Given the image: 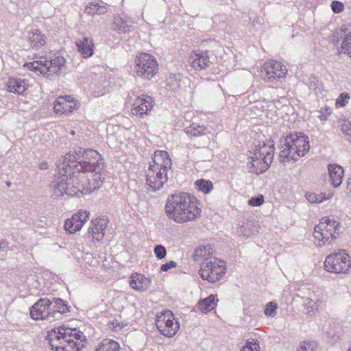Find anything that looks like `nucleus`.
Masks as SVG:
<instances>
[{"label":"nucleus","instance_id":"1","mask_svg":"<svg viewBox=\"0 0 351 351\" xmlns=\"http://www.w3.org/2000/svg\"><path fill=\"white\" fill-rule=\"evenodd\" d=\"M59 176L51 183L56 196L68 195L80 196L90 193L99 188L98 182H93L86 175L95 172L97 178L104 168L103 158L97 150L79 148L73 154L68 153L60 159L57 165Z\"/></svg>","mask_w":351,"mask_h":351},{"label":"nucleus","instance_id":"2","mask_svg":"<svg viewBox=\"0 0 351 351\" xmlns=\"http://www.w3.org/2000/svg\"><path fill=\"white\" fill-rule=\"evenodd\" d=\"M165 211L169 219L177 223H185L199 218L202 209L196 197L187 193H178L167 197Z\"/></svg>","mask_w":351,"mask_h":351},{"label":"nucleus","instance_id":"3","mask_svg":"<svg viewBox=\"0 0 351 351\" xmlns=\"http://www.w3.org/2000/svg\"><path fill=\"white\" fill-rule=\"evenodd\" d=\"M51 349L55 351H80L86 340L84 333L76 328L60 326L48 333Z\"/></svg>","mask_w":351,"mask_h":351},{"label":"nucleus","instance_id":"4","mask_svg":"<svg viewBox=\"0 0 351 351\" xmlns=\"http://www.w3.org/2000/svg\"><path fill=\"white\" fill-rule=\"evenodd\" d=\"M279 156L281 162L294 161L304 156L310 149L308 137L302 132H293L286 135L280 141Z\"/></svg>","mask_w":351,"mask_h":351},{"label":"nucleus","instance_id":"5","mask_svg":"<svg viewBox=\"0 0 351 351\" xmlns=\"http://www.w3.org/2000/svg\"><path fill=\"white\" fill-rule=\"evenodd\" d=\"M253 152H250L247 156V169L249 172L260 174L268 169L271 164L274 155V143L268 141L267 143H259L254 145Z\"/></svg>","mask_w":351,"mask_h":351},{"label":"nucleus","instance_id":"6","mask_svg":"<svg viewBox=\"0 0 351 351\" xmlns=\"http://www.w3.org/2000/svg\"><path fill=\"white\" fill-rule=\"evenodd\" d=\"M340 223L328 217H324L314 228L315 243L318 247L332 244L337 238Z\"/></svg>","mask_w":351,"mask_h":351},{"label":"nucleus","instance_id":"7","mask_svg":"<svg viewBox=\"0 0 351 351\" xmlns=\"http://www.w3.org/2000/svg\"><path fill=\"white\" fill-rule=\"evenodd\" d=\"M65 62V59L62 56H56L54 58L42 57L39 60L25 62L23 66L37 75L49 78L53 75H59Z\"/></svg>","mask_w":351,"mask_h":351},{"label":"nucleus","instance_id":"8","mask_svg":"<svg viewBox=\"0 0 351 351\" xmlns=\"http://www.w3.org/2000/svg\"><path fill=\"white\" fill-rule=\"evenodd\" d=\"M158 70V62L154 56L147 53H140L136 56L132 67L134 76L151 80L156 75Z\"/></svg>","mask_w":351,"mask_h":351},{"label":"nucleus","instance_id":"9","mask_svg":"<svg viewBox=\"0 0 351 351\" xmlns=\"http://www.w3.org/2000/svg\"><path fill=\"white\" fill-rule=\"evenodd\" d=\"M351 267V258L345 250H337L326 257L325 269L335 274H348Z\"/></svg>","mask_w":351,"mask_h":351},{"label":"nucleus","instance_id":"10","mask_svg":"<svg viewBox=\"0 0 351 351\" xmlns=\"http://www.w3.org/2000/svg\"><path fill=\"white\" fill-rule=\"evenodd\" d=\"M226 271V263L215 257H210L201 263L199 275L203 280L215 282L220 280Z\"/></svg>","mask_w":351,"mask_h":351},{"label":"nucleus","instance_id":"11","mask_svg":"<svg viewBox=\"0 0 351 351\" xmlns=\"http://www.w3.org/2000/svg\"><path fill=\"white\" fill-rule=\"evenodd\" d=\"M156 326L160 334L167 337H173L180 328L179 322L170 311H163L156 318Z\"/></svg>","mask_w":351,"mask_h":351},{"label":"nucleus","instance_id":"12","mask_svg":"<svg viewBox=\"0 0 351 351\" xmlns=\"http://www.w3.org/2000/svg\"><path fill=\"white\" fill-rule=\"evenodd\" d=\"M287 69L282 62L276 60L266 62L263 67L262 75L265 81L276 83L285 80Z\"/></svg>","mask_w":351,"mask_h":351},{"label":"nucleus","instance_id":"13","mask_svg":"<svg viewBox=\"0 0 351 351\" xmlns=\"http://www.w3.org/2000/svg\"><path fill=\"white\" fill-rule=\"evenodd\" d=\"M51 300L41 298L30 308V316L34 320L54 319V313L51 311Z\"/></svg>","mask_w":351,"mask_h":351},{"label":"nucleus","instance_id":"14","mask_svg":"<svg viewBox=\"0 0 351 351\" xmlns=\"http://www.w3.org/2000/svg\"><path fill=\"white\" fill-rule=\"evenodd\" d=\"M211 58V51L197 49L191 53L189 62L194 70L198 71H205L213 63Z\"/></svg>","mask_w":351,"mask_h":351},{"label":"nucleus","instance_id":"15","mask_svg":"<svg viewBox=\"0 0 351 351\" xmlns=\"http://www.w3.org/2000/svg\"><path fill=\"white\" fill-rule=\"evenodd\" d=\"M167 173L168 171L149 167L146 171V183L149 189L153 192L160 190L167 181Z\"/></svg>","mask_w":351,"mask_h":351},{"label":"nucleus","instance_id":"16","mask_svg":"<svg viewBox=\"0 0 351 351\" xmlns=\"http://www.w3.org/2000/svg\"><path fill=\"white\" fill-rule=\"evenodd\" d=\"M154 104V100L152 97L141 95L135 99L131 109L132 114L138 117H142L152 110Z\"/></svg>","mask_w":351,"mask_h":351},{"label":"nucleus","instance_id":"17","mask_svg":"<svg viewBox=\"0 0 351 351\" xmlns=\"http://www.w3.org/2000/svg\"><path fill=\"white\" fill-rule=\"evenodd\" d=\"M89 212L80 210L73 214L70 219H67L64 224V230L69 234H75L80 230L89 217Z\"/></svg>","mask_w":351,"mask_h":351},{"label":"nucleus","instance_id":"18","mask_svg":"<svg viewBox=\"0 0 351 351\" xmlns=\"http://www.w3.org/2000/svg\"><path fill=\"white\" fill-rule=\"evenodd\" d=\"M77 108V101L70 95L60 96L53 103V110L56 114L68 115Z\"/></svg>","mask_w":351,"mask_h":351},{"label":"nucleus","instance_id":"19","mask_svg":"<svg viewBox=\"0 0 351 351\" xmlns=\"http://www.w3.org/2000/svg\"><path fill=\"white\" fill-rule=\"evenodd\" d=\"M108 223V219L104 216L92 220L91 226L89 227L88 231V238H91L93 240L97 241H101L105 236Z\"/></svg>","mask_w":351,"mask_h":351},{"label":"nucleus","instance_id":"20","mask_svg":"<svg viewBox=\"0 0 351 351\" xmlns=\"http://www.w3.org/2000/svg\"><path fill=\"white\" fill-rule=\"evenodd\" d=\"M171 159L167 152L162 150H156L152 157V162L149 164V167L156 170L169 171L171 167Z\"/></svg>","mask_w":351,"mask_h":351},{"label":"nucleus","instance_id":"21","mask_svg":"<svg viewBox=\"0 0 351 351\" xmlns=\"http://www.w3.org/2000/svg\"><path fill=\"white\" fill-rule=\"evenodd\" d=\"M329 181L333 187H339L344 176V170L341 166L337 164H329L328 165Z\"/></svg>","mask_w":351,"mask_h":351},{"label":"nucleus","instance_id":"22","mask_svg":"<svg viewBox=\"0 0 351 351\" xmlns=\"http://www.w3.org/2000/svg\"><path fill=\"white\" fill-rule=\"evenodd\" d=\"M78 51L84 58H89L93 55L94 43L93 38L84 36L82 39H80L75 42Z\"/></svg>","mask_w":351,"mask_h":351},{"label":"nucleus","instance_id":"23","mask_svg":"<svg viewBox=\"0 0 351 351\" xmlns=\"http://www.w3.org/2000/svg\"><path fill=\"white\" fill-rule=\"evenodd\" d=\"M150 281L143 275L133 274L130 280V287L136 291H145L149 287Z\"/></svg>","mask_w":351,"mask_h":351},{"label":"nucleus","instance_id":"24","mask_svg":"<svg viewBox=\"0 0 351 351\" xmlns=\"http://www.w3.org/2000/svg\"><path fill=\"white\" fill-rule=\"evenodd\" d=\"M50 299L51 300V311L54 313V319L58 318V315H62L70 312L71 306L66 301L54 297H51Z\"/></svg>","mask_w":351,"mask_h":351},{"label":"nucleus","instance_id":"25","mask_svg":"<svg viewBox=\"0 0 351 351\" xmlns=\"http://www.w3.org/2000/svg\"><path fill=\"white\" fill-rule=\"evenodd\" d=\"M27 88L25 80L21 78H10L8 82V90L10 93L22 95Z\"/></svg>","mask_w":351,"mask_h":351},{"label":"nucleus","instance_id":"26","mask_svg":"<svg viewBox=\"0 0 351 351\" xmlns=\"http://www.w3.org/2000/svg\"><path fill=\"white\" fill-rule=\"evenodd\" d=\"M184 131L189 136L191 137H199L210 132L206 125L197 123H192L185 128Z\"/></svg>","mask_w":351,"mask_h":351},{"label":"nucleus","instance_id":"27","mask_svg":"<svg viewBox=\"0 0 351 351\" xmlns=\"http://www.w3.org/2000/svg\"><path fill=\"white\" fill-rule=\"evenodd\" d=\"M334 195L333 191L320 192V193H306V199L311 204H320L325 200L330 199Z\"/></svg>","mask_w":351,"mask_h":351},{"label":"nucleus","instance_id":"28","mask_svg":"<svg viewBox=\"0 0 351 351\" xmlns=\"http://www.w3.org/2000/svg\"><path fill=\"white\" fill-rule=\"evenodd\" d=\"M28 40L33 48L38 49L45 43V36L40 30L34 29L28 34Z\"/></svg>","mask_w":351,"mask_h":351},{"label":"nucleus","instance_id":"29","mask_svg":"<svg viewBox=\"0 0 351 351\" xmlns=\"http://www.w3.org/2000/svg\"><path fill=\"white\" fill-rule=\"evenodd\" d=\"M211 246L210 245H200L195 248L194 252V259L195 261H199L202 259L203 261L206 259L209 260L211 254Z\"/></svg>","mask_w":351,"mask_h":351},{"label":"nucleus","instance_id":"30","mask_svg":"<svg viewBox=\"0 0 351 351\" xmlns=\"http://www.w3.org/2000/svg\"><path fill=\"white\" fill-rule=\"evenodd\" d=\"M215 297L214 295H210L204 300L199 301L198 308L202 312H208L213 310L216 304L215 302Z\"/></svg>","mask_w":351,"mask_h":351},{"label":"nucleus","instance_id":"31","mask_svg":"<svg viewBox=\"0 0 351 351\" xmlns=\"http://www.w3.org/2000/svg\"><path fill=\"white\" fill-rule=\"evenodd\" d=\"M304 83L308 86V89L316 95L321 93L322 83L315 76L311 75Z\"/></svg>","mask_w":351,"mask_h":351},{"label":"nucleus","instance_id":"32","mask_svg":"<svg viewBox=\"0 0 351 351\" xmlns=\"http://www.w3.org/2000/svg\"><path fill=\"white\" fill-rule=\"evenodd\" d=\"M84 12L89 15H101L106 12V8L97 3H90L86 6Z\"/></svg>","mask_w":351,"mask_h":351},{"label":"nucleus","instance_id":"33","mask_svg":"<svg viewBox=\"0 0 351 351\" xmlns=\"http://www.w3.org/2000/svg\"><path fill=\"white\" fill-rule=\"evenodd\" d=\"M95 351H120V346L115 341L106 339Z\"/></svg>","mask_w":351,"mask_h":351},{"label":"nucleus","instance_id":"34","mask_svg":"<svg viewBox=\"0 0 351 351\" xmlns=\"http://www.w3.org/2000/svg\"><path fill=\"white\" fill-rule=\"evenodd\" d=\"M257 232V227L251 221L243 223L239 230L240 234L245 237H250Z\"/></svg>","mask_w":351,"mask_h":351},{"label":"nucleus","instance_id":"35","mask_svg":"<svg viewBox=\"0 0 351 351\" xmlns=\"http://www.w3.org/2000/svg\"><path fill=\"white\" fill-rule=\"evenodd\" d=\"M341 53L351 58V31L345 34L341 45Z\"/></svg>","mask_w":351,"mask_h":351},{"label":"nucleus","instance_id":"36","mask_svg":"<svg viewBox=\"0 0 351 351\" xmlns=\"http://www.w3.org/2000/svg\"><path fill=\"white\" fill-rule=\"evenodd\" d=\"M195 185L197 189L204 194L210 193L213 188L212 182L204 179L197 180L195 182Z\"/></svg>","mask_w":351,"mask_h":351},{"label":"nucleus","instance_id":"37","mask_svg":"<svg viewBox=\"0 0 351 351\" xmlns=\"http://www.w3.org/2000/svg\"><path fill=\"white\" fill-rule=\"evenodd\" d=\"M114 23L118 27L119 30L123 32H129L131 27L128 21L119 16L114 18Z\"/></svg>","mask_w":351,"mask_h":351},{"label":"nucleus","instance_id":"38","mask_svg":"<svg viewBox=\"0 0 351 351\" xmlns=\"http://www.w3.org/2000/svg\"><path fill=\"white\" fill-rule=\"evenodd\" d=\"M260 342L258 339L248 340L240 351H260Z\"/></svg>","mask_w":351,"mask_h":351},{"label":"nucleus","instance_id":"39","mask_svg":"<svg viewBox=\"0 0 351 351\" xmlns=\"http://www.w3.org/2000/svg\"><path fill=\"white\" fill-rule=\"evenodd\" d=\"M317 343L314 341H304L300 343L298 351H315Z\"/></svg>","mask_w":351,"mask_h":351},{"label":"nucleus","instance_id":"40","mask_svg":"<svg viewBox=\"0 0 351 351\" xmlns=\"http://www.w3.org/2000/svg\"><path fill=\"white\" fill-rule=\"evenodd\" d=\"M249 20L251 25L254 27L257 25L262 26L264 22V19L261 16L257 15L254 12H249L248 13Z\"/></svg>","mask_w":351,"mask_h":351},{"label":"nucleus","instance_id":"41","mask_svg":"<svg viewBox=\"0 0 351 351\" xmlns=\"http://www.w3.org/2000/svg\"><path fill=\"white\" fill-rule=\"evenodd\" d=\"M277 304L274 302H268L265 308L264 313L267 317H274L276 315Z\"/></svg>","mask_w":351,"mask_h":351},{"label":"nucleus","instance_id":"42","mask_svg":"<svg viewBox=\"0 0 351 351\" xmlns=\"http://www.w3.org/2000/svg\"><path fill=\"white\" fill-rule=\"evenodd\" d=\"M350 99V95L349 93L343 92L341 93L336 99V106L337 107H343L345 106L349 101Z\"/></svg>","mask_w":351,"mask_h":351},{"label":"nucleus","instance_id":"43","mask_svg":"<svg viewBox=\"0 0 351 351\" xmlns=\"http://www.w3.org/2000/svg\"><path fill=\"white\" fill-rule=\"evenodd\" d=\"M154 252L158 259H162L167 255L166 248L162 245H156L154 248Z\"/></svg>","mask_w":351,"mask_h":351},{"label":"nucleus","instance_id":"44","mask_svg":"<svg viewBox=\"0 0 351 351\" xmlns=\"http://www.w3.org/2000/svg\"><path fill=\"white\" fill-rule=\"evenodd\" d=\"M318 118L321 121H326L328 117L331 115L332 110L329 106H325L320 108Z\"/></svg>","mask_w":351,"mask_h":351},{"label":"nucleus","instance_id":"45","mask_svg":"<svg viewBox=\"0 0 351 351\" xmlns=\"http://www.w3.org/2000/svg\"><path fill=\"white\" fill-rule=\"evenodd\" d=\"M264 202V197L262 195H258L256 197H252L248 200V204L251 206H259Z\"/></svg>","mask_w":351,"mask_h":351},{"label":"nucleus","instance_id":"46","mask_svg":"<svg viewBox=\"0 0 351 351\" xmlns=\"http://www.w3.org/2000/svg\"><path fill=\"white\" fill-rule=\"evenodd\" d=\"M331 8L335 13L338 14L343 10L344 5L341 1H333L331 3Z\"/></svg>","mask_w":351,"mask_h":351},{"label":"nucleus","instance_id":"47","mask_svg":"<svg viewBox=\"0 0 351 351\" xmlns=\"http://www.w3.org/2000/svg\"><path fill=\"white\" fill-rule=\"evenodd\" d=\"M342 132L349 136L351 139V123L349 121L344 122L341 125Z\"/></svg>","mask_w":351,"mask_h":351},{"label":"nucleus","instance_id":"48","mask_svg":"<svg viewBox=\"0 0 351 351\" xmlns=\"http://www.w3.org/2000/svg\"><path fill=\"white\" fill-rule=\"evenodd\" d=\"M177 266L176 262L173 261H171L168 263L162 264L160 267V271H167L169 269L171 268H175Z\"/></svg>","mask_w":351,"mask_h":351},{"label":"nucleus","instance_id":"49","mask_svg":"<svg viewBox=\"0 0 351 351\" xmlns=\"http://www.w3.org/2000/svg\"><path fill=\"white\" fill-rule=\"evenodd\" d=\"M305 304L307 306L308 308H311L312 310L316 309L318 307L317 301H314L310 298H307L305 300Z\"/></svg>","mask_w":351,"mask_h":351},{"label":"nucleus","instance_id":"50","mask_svg":"<svg viewBox=\"0 0 351 351\" xmlns=\"http://www.w3.org/2000/svg\"><path fill=\"white\" fill-rule=\"evenodd\" d=\"M8 247V243L5 240L0 241V252H5Z\"/></svg>","mask_w":351,"mask_h":351},{"label":"nucleus","instance_id":"51","mask_svg":"<svg viewBox=\"0 0 351 351\" xmlns=\"http://www.w3.org/2000/svg\"><path fill=\"white\" fill-rule=\"evenodd\" d=\"M169 80V82H170L169 83H173V82H176V85H174V84H172V86H173V87L172 88V90H174V91H176V90H177V88L180 87V84L178 83V79H177V77H170Z\"/></svg>","mask_w":351,"mask_h":351},{"label":"nucleus","instance_id":"52","mask_svg":"<svg viewBox=\"0 0 351 351\" xmlns=\"http://www.w3.org/2000/svg\"><path fill=\"white\" fill-rule=\"evenodd\" d=\"M111 324H112V326L113 328H117V327L121 328L120 326H119V322L117 320L112 321Z\"/></svg>","mask_w":351,"mask_h":351},{"label":"nucleus","instance_id":"53","mask_svg":"<svg viewBox=\"0 0 351 351\" xmlns=\"http://www.w3.org/2000/svg\"><path fill=\"white\" fill-rule=\"evenodd\" d=\"M346 185L348 190H349L350 193H351V178L348 179Z\"/></svg>","mask_w":351,"mask_h":351},{"label":"nucleus","instance_id":"54","mask_svg":"<svg viewBox=\"0 0 351 351\" xmlns=\"http://www.w3.org/2000/svg\"><path fill=\"white\" fill-rule=\"evenodd\" d=\"M40 168L41 169H46L48 168V165L47 162H42L40 164Z\"/></svg>","mask_w":351,"mask_h":351},{"label":"nucleus","instance_id":"55","mask_svg":"<svg viewBox=\"0 0 351 351\" xmlns=\"http://www.w3.org/2000/svg\"><path fill=\"white\" fill-rule=\"evenodd\" d=\"M335 35H333L332 38V42L334 44H336V43L337 44L338 40H335Z\"/></svg>","mask_w":351,"mask_h":351},{"label":"nucleus","instance_id":"56","mask_svg":"<svg viewBox=\"0 0 351 351\" xmlns=\"http://www.w3.org/2000/svg\"><path fill=\"white\" fill-rule=\"evenodd\" d=\"M5 184L8 187H10L12 185V182L10 181H6Z\"/></svg>","mask_w":351,"mask_h":351},{"label":"nucleus","instance_id":"57","mask_svg":"<svg viewBox=\"0 0 351 351\" xmlns=\"http://www.w3.org/2000/svg\"><path fill=\"white\" fill-rule=\"evenodd\" d=\"M70 133H71L72 135H74V134H75V131L72 130V131H71V132H70Z\"/></svg>","mask_w":351,"mask_h":351},{"label":"nucleus","instance_id":"58","mask_svg":"<svg viewBox=\"0 0 351 351\" xmlns=\"http://www.w3.org/2000/svg\"><path fill=\"white\" fill-rule=\"evenodd\" d=\"M99 93H101V95H103V94H104V92H103L102 90H99Z\"/></svg>","mask_w":351,"mask_h":351},{"label":"nucleus","instance_id":"59","mask_svg":"<svg viewBox=\"0 0 351 351\" xmlns=\"http://www.w3.org/2000/svg\"><path fill=\"white\" fill-rule=\"evenodd\" d=\"M348 351H351V345H350V347L348 348Z\"/></svg>","mask_w":351,"mask_h":351}]
</instances>
